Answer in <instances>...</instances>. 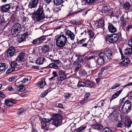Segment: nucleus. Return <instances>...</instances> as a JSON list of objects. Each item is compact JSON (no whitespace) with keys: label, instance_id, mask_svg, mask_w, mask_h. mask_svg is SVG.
I'll return each mask as SVG.
<instances>
[{"label":"nucleus","instance_id":"obj_1","mask_svg":"<svg viewBox=\"0 0 132 132\" xmlns=\"http://www.w3.org/2000/svg\"><path fill=\"white\" fill-rule=\"evenodd\" d=\"M62 116L58 114H54L50 119L46 118L42 119L41 128L46 131L48 130H53L54 128H51L50 126L53 125L56 127L60 125L62 123Z\"/></svg>","mask_w":132,"mask_h":132},{"label":"nucleus","instance_id":"obj_2","mask_svg":"<svg viewBox=\"0 0 132 132\" xmlns=\"http://www.w3.org/2000/svg\"><path fill=\"white\" fill-rule=\"evenodd\" d=\"M112 53L109 48H106L104 51V52H101L98 55L97 60V63L99 65H102L106 59L105 56L108 60H111L112 58Z\"/></svg>","mask_w":132,"mask_h":132},{"label":"nucleus","instance_id":"obj_3","mask_svg":"<svg viewBox=\"0 0 132 132\" xmlns=\"http://www.w3.org/2000/svg\"><path fill=\"white\" fill-rule=\"evenodd\" d=\"M30 15H32V18H35V20L37 22H39L41 20H43L45 18L44 11L43 7L42 6H40L36 11L30 14Z\"/></svg>","mask_w":132,"mask_h":132},{"label":"nucleus","instance_id":"obj_4","mask_svg":"<svg viewBox=\"0 0 132 132\" xmlns=\"http://www.w3.org/2000/svg\"><path fill=\"white\" fill-rule=\"evenodd\" d=\"M68 43L67 38L64 35L57 36L56 39V45L58 48H61Z\"/></svg>","mask_w":132,"mask_h":132},{"label":"nucleus","instance_id":"obj_5","mask_svg":"<svg viewBox=\"0 0 132 132\" xmlns=\"http://www.w3.org/2000/svg\"><path fill=\"white\" fill-rule=\"evenodd\" d=\"M21 26L18 23H15L12 28V35L13 36L16 37L18 36L21 30Z\"/></svg>","mask_w":132,"mask_h":132},{"label":"nucleus","instance_id":"obj_6","mask_svg":"<svg viewBox=\"0 0 132 132\" xmlns=\"http://www.w3.org/2000/svg\"><path fill=\"white\" fill-rule=\"evenodd\" d=\"M121 35L120 32L117 34L111 35L107 36L106 39L108 41L111 43H114L117 42L119 38L121 37Z\"/></svg>","mask_w":132,"mask_h":132},{"label":"nucleus","instance_id":"obj_7","mask_svg":"<svg viewBox=\"0 0 132 132\" xmlns=\"http://www.w3.org/2000/svg\"><path fill=\"white\" fill-rule=\"evenodd\" d=\"M131 102L128 100L125 101L121 108L123 112L125 114L128 113L131 110Z\"/></svg>","mask_w":132,"mask_h":132},{"label":"nucleus","instance_id":"obj_8","mask_svg":"<svg viewBox=\"0 0 132 132\" xmlns=\"http://www.w3.org/2000/svg\"><path fill=\"white\" fill-rule=\"evenodd\" d=\"M15 51V48L12 46L9 48L7 51V55L8 58H10L13 56Z\"/></svg>","mask_w":132,"mask_h":132},{"label":"nucleus","instance_id":"obj_9","mask_svg":"<svg viewBox=\"0 0 132 132\" xmlns=\"http://www.w3.org/2000/svg\"><path fill=\"white\" fill-rule=\"evenodd\" d=\"M39 0H31L29 3V10L37 7Z\"/></svg>","mask_w":132,"mask_h":132},{"label":"nucleus","instance_id":"obj_10","mask_svg":"<svg viewBox=\"0 0 132 132\" xmlns=\"http://www.w3.org/2000/svg\"><path fill=\"white\" fill-rule=\"evenodd\" d=\"M59 76L57 77V79L59 82H60L66 78V75L64 72L62 70H60L59 72Z\"/></svg>","mask_w":132,"mask_h":132},{"label":"nucleus","instance_id":"obj_11","mask_svg":"<svg viewBox=\"0 0 132 132\" xmlns=\"http://www.w3.org/2000/svg\"><path fill=\"white\" fill-rule=\"evenodd\" d=\"M10 8V4H6L1 6L0 7V10L2 12H6L9 11Z\"/></svg>","mask_w":132,"mask_h":132},{"label":"nucleus","instance_id":"obj_12","mask_svg":"<svg viewBox=\"0 0 132 132\" xmlns=\"http://www.w3.org/2000/svg\"><path fill=\"white\" fill-rule=\"evenodd\" d=\"M110 116L112 120L114 121L117 120L119 117V113L115 110H113L112 113L110 114Z\"/></svg>","mask_w":132,"mask_h":132},{"label":"nucleus","instance_id":"obj_13","mask_svg":"<svg viewBox=\"0 0 132 132\" xmlns=\"http://www.w3.org/2000/svg\"><path fill=\"white\" fill-rule=\"evenodd\" d=\"M65 35L68 36L70 39L72 41L74 40L75 38L74 34L70 30H67L66 31Z\"/></svg>","mask_w":132,"mask_h":132},{"label":"nucleus","instance_id":"obj_14","mask_svg":"<svg viewBox=\"0 0 132 132\" xmlns=\"http://www.w3.org/2000/svg\"><path fill=\"white\" fill-rule=\"evenodd\" d=\"M108 29L109 32L111 33H114L117 31L116 28L111 23H109V25L108 26Z\"/></svg>","mask_w":132,"mask_h":132},{"label":"nucleus","instance_id":"obj_15","mask_svg":"<svg viewBox=\"0 0 132 132\" xmlns=\"http://www.w3.org/2000/svg\"><path fill=\"white\" fill-rule=\"evenodd\" d=\"M40 47H41V50L43 53L45 54L49 52L50 48L48 45H46Z\"/></svg>","mask_w":132,"mask_h":132},{"label":"nucleus","instance_id":"obj_16","mask_svg":"<svg viewBox=\"0 0 132 132\" xmlns=\"http://www.w3.org/2000/svg\"><path fill=\"white\" fill-rule=\"evenodd\" d=\"M92 127L95 129L100 130L103 128V126L100 123L97 122L93 125L92 126Z\"/></svg>","mask_w":132,"mask_h":132},{"label":"nucleus","instance_id":"obj_17","mask_svg":"<svg viewBox=\"0 0 132 132\" xmlns=\"http://www.w3.org/2000/svg\"><path fill=\"white\" fill-rule=\"evenodd\" d=\"M46 61V59L44 57H40L38 58L36 61V63L39 65L43 64L44 62Z\"/></svg>","mask_w":132,"mask_h":132},{"label":"nucleus","instance_id":"obj_18","mask_svg":"<svg viewBox=\"0 0 132 132\" xmlns=\"http://www.w3.org/2000/svg\"><path fill=\"white\" fill-rule=\"evenodd\" d=\"M86 38H83L80 40L78 42V44L82 47H86L87 45V42L86 41Z\"/></svg>","mask_w":132,"mask_h":132},{"label":"nucleus","instance_id":"obj_19","mask_svg":"<svg viewBox=\"0 0 132 132\" xmlns=\"http://www.w3.org/2000/svg\"><path fill=\"white\" fill-rule=\"evenodd\" d=\"M131 5L130 3L129 2L127 1L123 4L122 7L124 9L128 10H129Z\"/></svg>","mask_w":132,"mask_h":132},{"label":"nucleus","instance_id":"obj_20","mask_svg":"<svg viewBox=\"0 0 132 132\" xmlns=\"http://www.w3.org/2000/svg\"><path fill=\"white\" fill-rule=\"evenodd\" d=\"M104 19L101 18L99 20L97 21V28H102L104 25Z\"/></svg>","mask_w":132,"mask_h":132},{"label":"nucleus","instance_id":"obj_21","mask_svg":"<svg viewBox=\"0 0 132 132\" xmlns=\"http://www.w3.org/2000/svg\"><path fill=\"white\" fill-rule=\"evenodd\" d=\"M130 61L128 58L125 59L123 60L120 63V65L121 66L123 65H126L130 63Z\"/></svg>","mask_w":132,"mask_h":132},{"label":"nucleus","instance_id":"obj_22","mask_svg":"<svg viewBox=\"0 0 132 132\" xmlns=\"http://www.w3.org/2000/svg\"><path fill=\"white\" fill-rule=\"evenodd\" d=\"M8 68V65L6 63H0V72L5 70Z\"/></svg>","mask_w":132,"mask_h":132},{"label":"nucleus","instance_id":"obj_23","mask_svg":"<svg viewBox=\"0 0 132 132\" xmlns=\"http://www.w3.org/2000/svg\"><path fill=\"white\" fill-rule=\"evenodd\" d=\"M25 53L22 52L20 53V55L18 56L16 58L17 61H23V59L24 57Z\"/></svg>","mask_w":132,"mask_h":132},{"label":"nucleus","instance_id":"obj_24","mask_svg":"<svg viewBox=\"0 0 132 132\" xmlns=\"http://www.w3.org/2000/svg\"><path fill=\"white\" fill-rule=\"evenodd\" d=\"M85 82L87 86L90 88L93 87L95 85V83L89 80L86 81Z\"/></svg>","mask_w":132,"mask_h":132},{"label":"nucleus","instance_id":"obj_25","mask_svg":"<svg viewBox=\"0 0 132 132\" xmlns=\"http://www.w3.org/2000/svg\"><path fill=\"white\" fill-rule=\"evenodd\" d=\"M124 53L126 55H130L132 54V49L127 48L125 50Z\"/></svg>","mask_w":132,"mask_h":132},{"label":"nucleus","instance_id":"obj_26","mask_svg":"<svg viewBox=\"0 0 132 132\" xmlns=\"http://www.w3.org/2000/svg\"><path fill=\"white\" fill-rule=\"evenodd\" d=\"M46 84L45 79L44 78L42 79L40 81L38 82V85L40 88H42Z\"/></svg>","mask_w":132,"mask_h":132},{"label":"nucleus","instance_id":"obj_27","mask_svg":"<svg viewBox=\"0 0 132 132\" xmlns=\"http://www.w3.org/2000/svg\"><path fill=\"white\" fill-rule=\"evenodd\" d=\"M115 121L116 122V127L117 128H121L123 124L122 123V121L121 120H119L118 119L117 120H116Z\"/></svg>","mask_w":132,"mask_h":132},{"label":"nucleus","instance_id":"obj_28","mask_svg":"<svg viewBox=\"0 0 132 132\" xmlns=\"http://www.w3.org/2000/svg\"><path fill=\"white\" fill-rule=\"evenodd\" d=\"M17 40L19 43H21L25 40V37L23 36L19 35L17 37Z\"/></svg>","mask_w":132,"mask_h":132},{"label":"nucleus","instance_id":"obj_29","mask_svg":"<svg viewBox=\"0 0 132 132\" xmlns=\"http://www.w3.org/2000/svg\"><path fill=\"white\" fill-rule=\"evenodd\" d=\"M86 126H82L76 129L75 131L76 132H82L86 128Z\"/></svg>","mask_w":132,"mask_h":132},{"label":"nucleus","instance_id":"obj_30","mask_svg":"<svg viewBox=\"0 0 132 132\" xmlns=\"http://www.w3.org/2000/svg\"><path fill=\"white\" fill-rule=\"evenodd\" d=\"M122 90H119L118 91L116 92L112 96V98L113 99L116 98L118 96L120 93H121Z\"/></svg>","mask_w":132,"mask_h":132},{"label":"nucleus","instance_id":"obj_31","mask_svg":"<svg viewBox=\"0 0 132 132\" xmlns=\"http://www.w3.org/2000/svg\"><path fill=\"white\" fill-rule=\"evenodd\" d=\"M79 74L81 76H85L87 75L86 71L84 69H81L79 72Z\"/></svg>","mask_w":132,"mask_h":132},{"label":"nucleus","instance_id":"obj_32","mask_svg":"<svg viewBox=\"0 0 132 132\" xmlns=\"http://www.w3.org/2000/svg\"><path fill=\"white\" fill-rule=\"evenodd\" d=\"M15 90L20 92H22L25 89V87L23 86H20V87H16L14 88Z\"/></svg>","mask_w":132,"mask_h":132},{"label":"nucleus","instance_id":"obj_33","mask_svg":"<svg viewBox=\"0 0 132 132\" xmlns=\"http://www.w3.org/2000/svg\"><path fill=\"white\" fill-rule=\"evenodd\" d=\"M83 60L82 59L81 57L79 56L78 58L73 63L74 65H76L77 64H80L81 61Z\"/></svg>","mask_w":132,"mask_h":132},{"label":"nucleus","instance_id":"obj_34","mask_svg":"<svg viewBox=\"0 0 132 132\" xmlns=\"http://www.w3.org/2000/svg\"><path fill=\"white\" fill-rule=\"evenodd\" d=\"M125 124L126 126L128 127H130L131 124V122L130 119H128L126 120L125 122Z\"/></svg>","mask_w":132,"mask_h":132},{"label":"nucleus","instance_id":"obj_35","mask_svg":"<svg viewBox=\"0 0 132 132\" xmlns=\"http://www.w3.org/2000/svg\"><path fill=\"white\" fill-rule=\"evenodd\" d=\"M48 67L49 68H53L55 69H57L58 68V66L54 63H50L48 65Z\"/></svg>","mask_w":132,"mask_h":132},{"label":"nucleus","instance_id":"obj_36","mask_svg":"<svg viewBox=\"0 0 132 132\" xmlns=\"http://www.w3.org/2000/svg\"><path fill=\"white\" fill-rule=\"evenodd\" d=\"M103 12L104 13L108 12L110 10V7L107 6H104L102 7Z\"/></svg>","mask_w":132,"mask_h":132},{"label":"nucleus","instance_id":"obj_37","mask_svg":"<svg viewBox=\"0 0 132 132\" xmlns=\"http://www.w3.org/2000/svg\"><path fill=\"white\" fill-rule=\"evenodd\" d=\"M107 15L110 16L111 18L113 17L115 15L112 10H110L108 12L107 14Z\"/></svg>","mask_w":132,"mask_h":132},{"label":"nucleus","instance_id":"obj_38","mask_svg":"<svg viewBox=\"0 0 132 132\" xmlns=\"http://www.w3.org/2000/svg\"><path fill=\"white\" fill-rule=\"evenodd\" d=\"M120 21L121 22L122 25L125 26L126 25L127 20L125 19H124L122 16L120 18Z\"/></svg>","mask_w":132,"mask_h":132},{"label":"nucleus","instance_id":"obj_39","mask_svg":"<svg viewBox=\"0 0 132 132\" xmlns=\"http://www.w3.org/2000/svg\"><path fill=\"white\" fill-rule=\"evenodd\" d=\"M86 86V82L82 81L81 80H80L78 83V87H84Z\"/></svg>","mask_w":132,"mask_h":132},{"label":"nucleus","instance_id":"obj_40","mask_svg":"<svg viewBox=\"0 0 132 132\" xmlns=\"http://www.w3.org/2000/svg\"><path fill=\"white\" fill-rule=\"evenodd\" d=\"M11 67L12 68H14L15 69V68H17L18 66V64L16 61H14L11 62Z\"/></svg>","mask_w":132,"mask_h":132},{"label":"nucleus","instance_id":"obj_41","mask_svg":"<svg viewBox=\"0 0 132 132\" xmlns=\"http://www.w3.org/2000/svg\"><path fill=\"white\" fill-rule=\"evenodd\" d=\"M47 37L46 35H43L39 37L37 39L38 40V43L41 42L42 41L45 40L46 39V38Z\"/></svg>","mask_w":132,"mask_h":132},{"label":"nucleus","instance_id":"obj_42","mask_svg":"<svg viewBox=\"0 0 132 132\" xmlns=\"http://www.w3.org/2000/svg\"><path fill=\"white\" fill-rule=\"evenodd\" d=\"M62 3V0H54V4L57 6L60 5Z\"/></svg>","mask_w":132,"mask_h":132},{"label":"nucleus","instance_id":"obj_43","mask_svg":"<svg viewBox=\"0 0 132 132\" xmlns=\"http://www.w3.org/2000/svg\"><path fill=\"white\" fill-rule=\"evenodd\" d=\"M87 33L89 36L90 38L92 39L94 37V34L93 32L91 30H88Z\"/></svg>","mask_w":132,"mask_h":132},{"label":"nucleus","instance_id":"obj_44","mask_svg":"<svg viewBox=\"0 0 132 132\" xmlns=\"http://www.w3.org/2000/svg\"><path fill=\"white\" fill-rule=\"evenodd\" d=\"M102 132H112V131L110 128L106 127L103 129Z\"/></svg>","mask_w":132,"mask_h":132},{"label":"nucleus","instance_id":"obj_45","mask_svg":"<svg viewBox=\"0 0 132 132\" xmlns=\"http://www.w3.org/2000/svg\"><path fill=\"white\" fill-rule=\"evenodd\" d=\"M5 19L4 18V15L0 14V24L5 22Z\"/></svg>","mask_w":132,"mask_h":132},{"label":"nucleus","instance_id":"obj_46","mask_svg":"<svg viewBox=\"0 0 132 132\" xmlns=\"http://www.w3.org/2000/svg\"><path fill=\"white\" fill-rule=\"evenodd\" d=\"M96 0H86V3L90 5L94 3Z\"/></svg>","mask_w":132,"mask_h":132},{"label":"nucleus","instance_id":"obj_47","mask_svg":"<svg viewBox=\"0 0 132 132\" xmlns=\"http://www.w3.org/2000/svg\"><path fill=\"white\" fill-rule=\"evenodd\" d=\"M25 111V110L22 108H20L18 111V114L19 115H21Z\"/></svg>","mask_w":132,"mask_h":132},{"label":"nucleus","instance_id":"obj_48","mask_svg":"<svg viewBox=\"0 0 132 132\" xmlns=\"http://www.w3.org/2000/svg\"><path fill=\"white\" fill-rule=\"evenodd\" d=\"M48 93V90H46L44 92H43L41 94L40 96L42 97H43L45 96Z\"/></svg>","mask_w":132,"mask_h":132},{"label":"nucleus","instance_id":"obj_49","mask_svg":"<svg viewBox=\"0 0 132 132\" xmlns=\"http://www.w3.org/2000/svg\"><path fill=\"white\" fill-rule=\"evenodd\" d=\"M15 70V69L14 68H12L11 67V68L8 69L6 71L7 73H11L12 72H13Z\"/></svg>","mask_w":132,"mask_h":132},{"label":"nucleus","instance_id":"obj_50","mask_svg":"<svg viewBox=\"0 0 132 132\" xmlns=\"http://www.w3.org/2000/svg\"><path fill=\"white\" fill-rule=\"evenodd\" d=\"M61 7L60 8V7H56L55 9L53 10V11L55 13H57L59 11L61 10Z\"/></svg>","mask_w":132,"mask_h":132},{"label":"nucleus","instance_id":"obj_51","mask_svg":"<svg viewBox=\"0 0 132 132\" xmlns=\"http://www.w3.org/2000/svg\"><path fill=\"white\" fill-rule=\"evenodd\" d=\"M71 95L70 93H67L64 94V96L65 98L67 99L69 98Z\"/></svg>","mask_w":132,"mask_h":132},{"label":"nucleus","instance_id":"obj_52","mask_svg":"<svg viewBox=\"0 0 132 132\" xmlns=\"http://www.w3.org/2000/svg\"><path fill=\"white\" fill-rule=\"evenodd\" d=\"M94 58V55H91L89 57L86 56L85 57V59L86 60H90Z\"/></svg>","mask_w":132,"mask_h":132},{"label":"nucleus","instance_id":"obj_53","mask_svg":"<svg viewBox=\"0 0 132 132\" xmlns=\"http://www.w3.org/2000/svg\"><path fill=\"white\" fill-rule=\"evenodd\" d=\"M120 85L118 83H116L112 87V89H117V88Z\"/></svg>","mask_w":132,"mask_h":132},{"label":"nucleus","instance_id":"obj_54","mask_svg":"<svg viewBox=\"0 0 132 132\" xmlns=\"http://www.w3.org/2000/svg\"><path fill=\"white\" fill-rule=\"evenodd\" d=\"M52 62H54L55 64H56L57 65L59 64L60 61L59 60H53Z\"/></svg>","mask_w":132,"mask_h":132},{"label":"nucleus","instance_id":"obj_55","mask_svg":"<svg viewBox=\"0 0 132 132\" xmlns=\"http://www.w3.org/2000/svg\"><path fill=\"white\" fill-rule=\"evenodd\" d=\"M76 65L75 69V72L77 71L81 67V64H78Z\"/></svg>","mask_w":132,"mask_h":132},{"label":"nucleus","instance_id":"obj_56","mask_svg":"<svg viewBox=\"0 0 132 132\" xmlns=\"http://www.w3.org/2000/svg\"><path fill=\"white\" fill-rule=\"evenodd\" d=\"M92 24L94 25L95 28H97V21H94L92 22Z\"/></svg>","mask_w":132,"mask_h":132},{"label":"nucleus","instance_id":"obj_57","mask_svg":"<svg viewBox=\"0 0 132 132\" xmlns=\"http://www.w3.org/2000/svg\"><path fill=\"white\" fill-rule=\"evenodd\" d=\"M5 103L6 105H7V106H11V105L9 104V103H10V100H6L5 101Z\"/></svg>","mask_w":132,"mask_h":132},{"label":"nucleus","instance_id":"obj_58","mask_svg":"<svg viewBox=\"0 0 132 132\" xmlns=\"http://www.w3.org/2000/svg\"><path fill=\"white\" fill-rule=\"evenodd\" d=\"M51 11H50L48 8H47L45 11V13L48 15L50 14V13L51 12Z\"/></svg>","mask_w":132,"mask_h":132},{"label":"nucleus","instance_id":"obj_59","mask_svg":"<svg viewBox=\"0 0 132 132\" xmlns=\"http://www.w3.org/2000/svg\"><path fill=\"white\" fill-rule=\"evenodd\" d=\"M52 74L53 75V77L55 78L57 77L58 76V75L57 74V72L55 71H53V72Z\"/></svg>","mask_w":132,"mask_h":132},{"label":"nucleus","instance_id":"obj_60","mask_svg":"<svg viewBox=\"0 0 132 132\" xmlns=\"http://www.w3.org/2000/svg\"><path fill=\"white\" fill-rule=\"evenodd\" d=\"M38 38H36V39L32 41L31 42L32 43L34 44H36L38 42V40L37 39Z\"/></svg>","mask_w":132,"mask_h":132},{"label":"nucleus","instance_id":"obj_61","mask_svg":"<svg viewBox=\"0 0 132 132\" xmlns=\"http://www.w3.org/2000/svg\"><path fill=\"white\" fill-rule=\"evenodd\" d=\"M22 21L23 22L26 23L27 20V18L24 16H23L22 18Z\"/></svg>","mask_w":132,"mask_h":132},{"label":"nucleus","instance_id":"obj_62","mask_svg":"<svg viewBox=\"0 0 132 132\" xmlns=\"http://www.w3.org/2000/svg\"><path fill=\"white\" fill-rule=\"evenodd\" d=\"M90 93H87L85 96V99L88 98L89 97H90Z\"/></svg>","mask_w":132,"mask_h":132},{"label":"nucleus","instance_id":"obj_63","mask_svg":"<svg viewBox=\"0 0 132 132\" xmlns=\"http://www.w3.org/2000/svg\"><path fill=\"white\" fill-rule=\"evenodd\" d=\"M28 81V79L26 78L24 79L22 81V82L23 83H25L27 82Z\"/></svg>","mask_w":132,"mask_h":132},{"label":"nucleus","instance_id":"obj_64","mask_svg":"<svg viewBox=\"0 0 132 132\" xmlns=\"http://www.w3.org/2000/svg\"><path fill=\"white\" fill-rule=\"evenodd\" d=\"M128 45L130 47L132 48V42L130 40L128 41Z\"/></svg>","mask_w":132,"mask_h":132}]
</instances>
